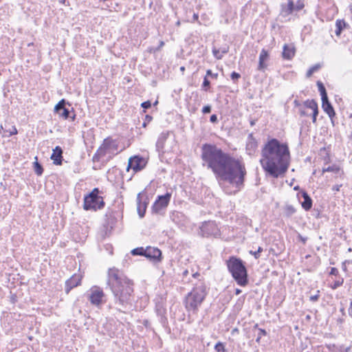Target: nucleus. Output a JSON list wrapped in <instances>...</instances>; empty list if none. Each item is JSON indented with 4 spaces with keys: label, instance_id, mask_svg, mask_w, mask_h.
<instances>
[{
    "label": "nucleus",
    "instance_id": "f257e3e1",
    "mask_svg": "<svg viewBox=\"0 0 352 352\" xmlns=\"http://www.w3.org/2000/svg\"><path fill=\"white\" fill-rule=\"evenodd\" d=\"M201 157L203 166L210 170L219 182L228 183L234 188H226L227 193H236L243 186L246 169L239 159L209 144L202 146Z\"/></svg>",
    "mask_w": 352,
    "mask_h": 352
},
{
    "label": "nucleus",
    "instance_id": "f03ea898",
    "mask_svg": "<svg viewBox=\"0 0 352 352\" xmlns=\"http://www.w3.org/2000/svg\"><path fill=\"white\" fill-rule=\"evenodd\" d=\"M290 153L287 144L271 139L261 151L260 163L263 170L274 178L284 175L289 166Z\"/></svg>",
    "mask_w": 352,
    "mask_h": 352
},
{
    "label": "nucleus",
    "instance_id": "7ed1b4c3",
    "mask_svg": "<svg viewBox=\"0 0 352 352\" xmlns=\"http://www.w3.org/2000/svg\"><path fill=\"white\" fill-rule=\"evenodd\" d=\"M226 265L228 271L239 285L244 287L248 283L247 270L242 260L231 256L226 261Z\"/></svg>",
    "mask_w": 352,
    "mask_h": 352
},
{
    "label": "nucleus",
    "instance_id": "20e7f679",
    "mask_svg": "<svg viewBox=\"0 0 352 352\" xmlns=\"http://www.w3.org/2000/svg\"><path fill=\"white\" fill-rule=\"evenodd\" d=\"M111 289L116 304L121 307H125L127 305L131 304L133 292V283L131 280L120 285L114 284Z\"/></svg>",
    "mask_w": 352,
    "mask_h": 352
},
{
    "label": "nucleus",
    "instance_id": "39448f33",
    "mask_svg": "<svg viewBox=\"0 0 352 352\" xmlns=\"http://www.w3.org/2000/svg\"><path fill=\"white\" fill-rule=\"evenodd\" d=\"M206 293L203 286L195 287L185 299V307L188 311L195 312L206 297Z\"/></svg>",
    "mask_w": 352,
    "mask_h": 352
},
{
    "label": "nucleus",
    "instance_id": "423d86ee",
    "mask_svg": "<svg viewBox=\"0 0 352 352\" xmlns=\"http://www.w3.org/2000/svg\"><path fill=\"white\" fill-rule=\"evenodd\" d=\"M99 190L95 188L88 195L84 198L83 208L86 210L101 209L104 206L102 197L98 195Z\"/></svg>",
    "mask_w": 352,
    "mask_h": 352
},
{
    "label": "nucleus",
    "instance_id": "0eeeda50",
    "mask_svg": "<svg viewBox=\"0 0 352 352\" xmlns=\"http://www.w3.org/2000/svg\"><path fill=\"white\" fill-rule=\"evenodd\" d=\"M118 144L117 142L110 138L104 140L101 146L98 148L94 157H104L107 154L115 155L118 153Z\"/></svg>",
    "mask_w": 352,
    "mask_h": 352
},
{
    "label": "nucleus",
    "instance_id": "6e6552de",
    "mask_svg": "<svg viewBox=\"0 0 352 352\" xmlns=\"http://www.w3.org/2000/svg\"><path fill=\"white\" fill-rule=\"evenodd\" d=\"M87 298L92 305L98 308H100L105 302V294L103 290L98 286H93L90 288L87 292Z\"/></svg>",
    "mask_w": 352,
    "mask_h": 352
},
{
    "label": "nucleus",
    "instance_id": "1a4fd4ad",
    "mask_svg": "<svg viewBox=\"0 0 352 352\" xmlns=\"http://www.w3.org/2000/svg\"><path fill=\"white\" fill-rule=\"evenodd\" d=\"M171 198V193L166 192L164 195L158 196L152 206V211L155 214H160L163 210L166 208Z\"/></svg>",
    "mask_w": 352,
    "mask_h": 352
},
{
    "label": "nucleus",
    "instance_id": "9d476101",
    "mask_svg": "<svg viewBox=\"0 0 352 352\" xmlns=\"http://www.w3.org/2000/svg\"><path fill=\"white\" fill-rule=\"evenodd\" d=\"M129 280L118 270L116 268L109 269L108 272V284L111 288L113 287L114 284L126 283V281Z\"/></svg>",
    "mask_w": 352,
    "mask_h": 352
},
{
    "label": "nucleus",
    "instance_id": "9b49d317",
    "mask_svg": "<svg viewBox=\"0 0 352 352\" xmlns=\"http://www.w3.org/2000/svg\"><path fill=\"white\" fill-rule=\"evenodd\" d=\"M146 162L143 157L139 156L131 157L129 160L126 170L132 169L134 173L142 170L146 166Z\"/></svg>",
    "mask_w": 352,
    "mask_h": 352
},
{
    "label": "nucleus",
    "instance_id": "f8f14e48",
    "mask_svg": "<svg viewBox=\"0 0 352 352\" xmlns=\"http://www.w3.org/2000/svg\"><path fill=\"white\" fill-rule=\"evenodd\" d=\"M200 230L203 236H217L219 232V228L214 221L204 222L201 225Z\"/></svg>",
    "mask_w": 352,
    "mask_h": 352
},
{
    "label": "nucleus",
    "instance_id": "ddd939ff",
    "mask_svg": "<svg viewBox=\"0 0 352 352\" xmlns=\"http://www.w3.org/2000/svg\"><path fill=\"white\" fill-rule=\"evenodd\" d=\"M162 252L157 248L146 247L145 248L144 256L154 261H161Z\"/></svg>",
    "mask_w": 352,
    "mask_h": 352
},
{
    "label": "nucleus",
    "instance_id": "4468645a",
    "mask_svg": "<svg viewBox=\"0 0 352 352\" xmlns=\"http://www.w3.org/2000/svg\"><path fill=\"white\" fill-rule=\"evenodd\" d=\"M65 100L64 99H62L55 106L54 111L56 113L58 114V116L60 118L66 120V119L69 118L70 116H69V109H67L65 107Z\"/></svg>",
    "mask_w": 352,
    "mask_h": 352
},
{
    "label": "nucleus",
    "instance_id": "2eb2a0df",
    "mask_svg": "<svg viewBox=\"0 0 352 352\" xmlns=\"http://www.w3.org/2000/svg\"><path fill=\"white\" fill-rule=\"evenodd\" d=\"M81 278L80 275L74 274L66 281L65 289L67 294H68L72 289L80 284Z\"/></svg>",
    "mask_w": 352,
    "mask_h": 352
},
{
    "label": "nucleus",
    "instance_id": "dca6fc26",
    "mask_svg": "<svg viewBox=\"0 0 352 352\" xmlns=\"http://www.w3.org/2000/svg\"><path fill=\"white\" fill-rule=\"evenodd\" d=\"M296 53V48L292 43L285 44L283 46V51L282 53L283 58L287 60H291Z\"/></svg>",
    "mask_w": 352,
    "mask_h": 352
},
{
    "label": "nucleus",
    "instance_id": "f3484780",
    "mask_svg": "<svg viewBox=\"0 0 352 352\" xmlns=\"http://www.w3.org/2000/svg\"><path fill=\"white\" fill-rule=\"evenodd\" d=\"M63 150L62 148L57 146L53 149V153L51 155V159L53 160V162L56 165H61L62 160H63Z\"/></svg>",
    "mask_w": 352,
    "mask_h": 352
},
{
    "label": "nucleus",
    "instance_id": "a211bd4d",
    "mask_svg": "<svg viewBox=\"0 0 352 352\" xmlns=\"http://www.w3.org/2000/svg\"><path fill=\"white\" fill-rule=\"evenodd\" d=\"M269 58V54L267 50L263 49L259 55V60L258 65V70L264 71L267 68V64L265 63Z\"/></svg>",
    "mask_w": 352,
    "mask_h": 352
},
{
    "label": "nucleus",
    "instance_id": "6ab92c4d",
    "mask_svg": "<svg viewBox=\"0 0 352 352\" xmlns=\"http://www.w3.org/2000/svg\"><path fill=\"white\" fill-rule=\"evenodd\" d=\"M322 107L327 115L332 118L335 116L334 109L331 104L329 102L328 98L326 100L322 99Z\"/></svg>",
    "mask_w": 352,
    "mask_h": 352
},
{
    "label": "nucleus",
    "instance_id": "aec40b11",
    "mask_svg": "<svg viewBox=\"0 0 352 352\" xmlns=\"http://www.w3.org/2000/svg\"><path fill=\"white\" fill-rule=\"evenodd\" d=\"M228 52L229 47L226 45L219 49L214 47L212 48V54L217 60H221L223 55L227 54Z\"/></svg>",
    "mask_w": 352,
    "mask_h": 352
},
{
    "label": "nucleus",
    "instance_id": "412c9836",
    "mask_svg": "<svg viewBox=\"0 0 352 352\" xmlns=\"http://www.w3.org/2000/svg\"><path fill=\"white\" fill-rule=\"evenodd\" d=\"M137 205L138 212L140 217L142 218L145 214L146 204L142 202L140 193H139L137 196Z\"/></svg>",
    "mask_w": 352,
    "mask_h": 352
},
{
    "label": "nucleus",
    "instance_id": "4be33fe9",
    "mask_svg": "<svg viewBox=\"0 0 352 352\" xmlns=\"http://www.w3.org/2000/svg\"><path fill=\"white\" fill-rule=\"evenodd\" d=\"M302 196L304 201L301 203L302 207L305 210H309L312 207V200L306 192H302Z\"/></svg>",
    "mask_w": 352,
    "mask_h": 352
},
{
    "label": "nucleus",
    "instance_id": "5701e85b",
    "mask_svg": "<svg viewBox=\"0 0 352 352\" xmlns=\"http://www.w3.org/2000/svg\"><path fill=\"white\" fill-rule=\"evenodd\" d=\"M325 172H333L335 173L337 176L336 177H342L343 175V171L340 169V166L333 164L332 166H329L327 168H322V173Z\"/></svg>",
    "mask_w": 352,
    "mask_h": 352
},
{
    "label": "nucleus",
    "instance_id": "b1692460",
    "mask_svg": "<svg viewBox=\"0 0 352 352\" xmlns=\"http://www.w3.org/2000/svg\"><path fill=\"white\" fill-rule=\"evenodd\" d=\"M346 23L344 20H337L336 22V30L335 33L337 36H340L342 30L345 28Z\"/></svg>",
    "mask_w": 352,
    "mask_h": 352
},
{
    "label": "nucleus",
    "instance_id": "393cba45",
    "mask_svg": "<svg viewBox=\"0 0 352 352\" xmlns=\"http://www.w3.org/2000/svg\"><path fill=\"white\" fill-rule=\"evenodd\" d=\"M305 105L307 108H309V109H311V110L313 111V112L316 111H318V104H317V103H316L314 100H307V101H305ZM316 113V112H315V113Z\"/></svg>",
    "mask_w": 352,
    "mask_h": 352
},
{
    "label": "nucleus",
    "instance_id": "a878e982",
    "mask_svg": "<svg viewBox=\"0 0 352 352\" xmlns=\"http://www.w3.org/2000/svg\"><path fill=\"white\" fill-rule=\"evenodd\" d=\"M317 85H318V90L320 93V95H321V99H324L326 100L327 97V91H326V89H325V87L323 85V84L318 81L317 82Z\"/></svg>",
    "mask_w": 352,
    "mask_h": 352
},
{
    "label": "nucleus",
    "instance_id": "bb28decb",
    "mask_svg": "<svg viewBox=\"0 0 352 352\" xmlns=\"http://www.w3.org/2000/svg\"><path fill=\"white\" fill-rule=\"evenodd\" d=\"M321 67V65L320 64H316L311 67L308 71L307 72L306 76L307 78H309L312 76V74L318 71Z\"/></svg>",
    "mask_w": 352,
    "mask_h": 352
},
{
    "label": "nucleus",
    "instance_id": "cd10ccee",
    "mask_svg": "<svg viewBox=\"0 0 352 352\" xmlns=\"http://www.w3.org/2000/svg\"><path fill=\"white\" fill-rule=\"evenodd\" d=\"M257 146V143L254 140L250 141L246 145V149L249 151V154H251V152L254 151Z\"/></svg>",
    "mask_w": 352,
    "mask_h": 352
},
{
    "label": "nucleus",
    "instance_id": "c85d7f7f",
    "mask_svg": "<svg viewBox=\"0 0 352 352\" xmlns=\"http://www.w3.org/2000/svg\"><path fill=\"white\" fill-rule=\"evenodd\" d=\"M296 212V209L292 205H287L285 208V213L286 216L290 217Z\"/></svg>",
    "mask_w": 352,
    "mask_h": 352
},
{
    "label": "nucleus",
    "instance_id": "c756f323",
    "mask_svg": "<svg viewBox=\"0 0 352 352\" xmlns=\"http://www.w3.org/2000/svg\"><path fill=\"white\" fill-rule=\"evenodd\" d=\"M166 139V135L165 133H162L160 138H158V140L157 142L156 146L158 148H162L164 146V142Z\"/></svg>",
    "mask_w": 352,
    "mask_h": 352
},
{
    "label": "nucleus",
    "instance_id": "7c9ffc66",
    "mask_svg": "<svg viewBox=\"0 0 352 352\" xmlns=\"http://www.w3.org/2000/svg\"><path fill=\"white\" fill-rule=\"evenodd\" d=\"M254 329H258V336L256 340V342H260V340L262 336H265L267 335V332L265 329H261V328H258V324H256L254 326Z\"/></svg>",
    "mask_w": 352,
    "mask_h": 352
},
{
    "label": "nucleus",
    "instance_id": "2f4dec72",
    "mask_svg": "<svg viewBox=\"0 0 352 352\" xmlns=\"http://www.w3.org/2000/svg\"><path fill=\"white\" fill-rule=\"evenodd\" d=\"M287 14H291L295 10V6L292 0H289L287 7L285 10H283Z\"/></svg>",
    "mask_w": 352,
    "mask_h": 352
},
{
    "label": "nucleus",
    "instance_id": "473e14b6",
    "mask_svg": "<svg viewBox=\"0 0 352 352\" xmlns=\"http://www.w3.org/2000/svg\"><path fill=\"white\" fill-rule=\"evenodd\" d=\"M34 171L37 175H41L43 174V169L41 165L37 161L34 162Z\"/></svg>",
    "mask_w": 352,
    "mask_h": 352
},
{
    "label": "nucleus",
    "instance_id": "72a5a7b5",
    "mask_svg": "<svg viewBox=\"0 0 352 352\" xmlns=\"http://www.w3.org/2000/svg\"><path fill=\"white\" fill-rule=\"evenodd\" d=\"M144 252H145V248L141 247V248H137L133 249L131 251V254L133 255L144 256Z\"/></svg>",
    "mask_w": 352,
    "mask_h": 352
},
{
    "label": "nucleus",
    "instance_id": "f704fd0d",
    "mask_svg": "<svg viewBox=\"0 0 352 352\" xmlns=\"http://www.w3.org/2000/svg\"><path fill=\"white\" fill-rule=\"evenodd\" d=\"M214 349L215 351H217V352H226V349H225V346L224 344L221 342H218L215 346H214Z\"/></svg>",
    "mask_w": 352,
    "mask_h": 352
},
{
    "label": "nucleus",
    "instance_id": "c9c22d12",
    "mask_svg": "<svg viewBox=\"0 0 352 352\" xmlns=\"http://www.w3.org/2000/svg\"><path fill=\"white\" fill-rule=\"evenodd\" d=\"M263 252V248L261 247H259L257 250V251H252V250H250V254L253 255L254 256L255 258H258L260 257V253Z\"/></svg>",
    "mask_w": 352,
    "mask_h": 352
},
{
    "label": "nucleus",
    "instance_id": "e433bc0d",
    "mask_svg": "<svg viewBox=\"0 0 352 352\" xmlns=\"http://www.w3.org/2000/svg\"><path fill=\"white\" fill-rule=\"evenodd\" d=\"M343 283H344V279L340 278L339 280H336L331 287L333 289H336L338 287L341 286L343 284Z\"/></svg>",
    "mask_w": 352,
    "mask_h": 352
},
{
    "label": "nucleus",
    "instance_id": "4c0bfd02",
    "mask_svg": "<svg viewBox=\"0 0 352 352\" xmlns=\"http://www.w3.org/2000/svg\"><path fill=\"white\" fill-rule=\"evenodd\" d=\"M305 5L302 0H298L295 5V10L300 11L304 8Z\"/></svg>",
    "mask_w": 352,
    "mask_h": 352
},
{
    "label": "nucleus",
    "instance_id": "58836bf2",
    "mask_svg": "<svg viewBox=\"0 0 352 352\" xmlns=\"http://www.w3.org/2000/svg\"><path fill=\"white\" fill-rule=\"evenodd\" d=\"M352 265V260H346L344 261L342 264V270L345 272H347V266L346 265Z\"/></svg>",
    "mask_w": 352,
    "mask_h": 352
},
{
    "label": "nucleus",
    "instance_id": "ea45409f",
    "mask_svg": "<svg viewBox=\"0 0 352 352\" xmlns=\"http://www.w3.org/2000/svg\"><path fill=\"white\" fill-rule=\"evenodd\" d=\"M5 132H8V136H11L12 135H15L17 133V129L14 126H12V128L9 130H6Z\"/></svg>",
    "mask_w": 352,
    "mask_h": 352
},
{
    "label": "nucleus",
    "instance_id": "a19ab883",
    "mask_svg": "<svg viewBox=\"0 0 352 352\" xmlns=\"http://www.w3.org/2000/svg\"><path fill=\"white\" fill-rule=\"evenodd\" d=\"M202 86L205 90H207L206 87H209L210 81L208 80L207 76L204 78Z\"/></svg>",
    "mask_w": 352,
    "mask_h": 352
},
{
    "label": "nucleus",
    "instance_id": "79ce46f5",
    "mask_svg": "<svg viewBox=\"0 0 352 352\" xmlns=\"http://www.w3.org/2000/svg\"><path fill=\"white\" fill-rule=\"evenodd\" d=\"M232 80H237L240 77V74L235 72H233L232 74H231V76H230Z\"/></svg>",
    "mask_w": 352,
    "mask_h": 352
},
{
    "label": "nucleus",
    "instance_id": "37998d69",
    "mask_svg": "<svg viewBox=\"0 0 352 352\" xmlns=\"http://www.w3.org/2000/svg\"><path fill=\"white\" fill-rule=\"evenodd\" d=\"M141 106L144 109H148L151 106V103L149 100L145 101L141 104Z\"/></svg>",
    "mask_w": 352,
    "mask_h": 352
},
{
    "label": "nucleus",
    "instance_id": "c03bdc74",
    "mask_svg": "<svg viewBox=\"0 0 352 352\" xmlns=\"http://www.w3.org/2000/svg\"><path fill=\"white\" fill-rule=\"evenodd\" d=\"M212 76L214 78H217L218 74H217V73L216 74H213L210 69H208L207 72H206V76Z\"/></svg>",
    "mask_w": 352,
    "mask_h": 352
},
{
    "label": "nucleus",
    "instance_id": "a18cd8bd",
    "mask_svg": "<svg viewBox=\"0 0 352 352\" xmlns=\"http://www.w3.org/2000/svg\"><path fill=\"white\" fill-rule=\"evenodd\" d=\"M211 111V107L209 105L205 106L202 109V112L204 113H209Z\"/></svg>",
    "mask_w": 352,
    "mask_h": 352
},
{
    "label": "nucleus",
    "instance_id": "49530a36",
    "mask_svg": "<svg viewBox=\"0 0 352 352\" xmlns=\"http://www.w3.org/2000/svg\"><path fill=\"white\" fill-rule=\"evenodd\" d=\"M331 275L338 276V270L336 267H331L330 273Z\"/></svg>",
    "mask_w": 352,
    "mask_h": 352
},
{
    "label": "nucleus",
    "instance_id": "de8ad7c7",
    "mask_svg": "<svg viewBox=\"0 0 352 352\" xmlns=\"http://www.w3.org/2000/svg\"><path fill=\"white\" fill-rule=\"evenodd\" d=\"M342 184H340V185H334L333 187H332V190L334 191V192H337V191H339L340 190V188L342 187Z\"/></svg>",
    "mask_w": 352,
    "mask_h": 352
},
{
    "label": "nucleus",
    "instance_id": "09e8293b",
    "mask_svg": "<svg viewBox=\"0 0 352 352\" xmlns=\"http://www.w3.org/2000/svg\"><path fill=\"white\" fill-rule=\"evenodd\" d=\"M210 120L211 122L215 123L217 122V116L215 114H213L210 116Z\"/></svg>",
    "mask_w": 352,
    "mask_h": 352
},
{
    "label": "nucleus",
    "instance_id": "8fccbe9b",
    "mask_svg": "<svg viewBox=\"0 0 352 352\" xmlns=\"http://www.w3.org/2000/svg\"><path fill=\"white\" fill-rule=\"evenodd\" d=\"M316 114H315V111L313 112L312 121H313L314 123H316V117H317V116L318 114V111H316Z\"/></svg>",
    "mask_w": 352,
    "mask_h": 352
},
{
    "label": "nucleus",
    "instance_id": "3c124183",
    "mask_svg": "<svg viewBox=\"0 0 352 352\" xmlns=\"http://www.w3.org/2000/svg\"><path fill=\"white\" fill-rule=\"evenodd\" d=\"M318 299V295L311 296L310 300L311 301H316Z\"/></svg>",
    "mask_w": 352,
    "mask_h": 352
},
{
    "label": "nucleus",
    "instance_id": "603ef678",
    "mask_svg": "<svg viewBox=\"0 0 352 352\" xmlns=\"http://www.w3.org/2000/svg\"><path fill=\"white\" fill-rule=\"evenodd\" d=\"M349 315L351 316H352V300L351 301V303H350V307L349 309Z\"/></svg>",
    "mask_w": 352,
    "mask_h": 352
},
{
    "label": "nucleus",
    "instance_id": "864d4df0",
    "mask_svg": "<svg viewBox=\"0 0 352 352\" xmlns=\"http://www.w3.org/2000/svg\"><path fill=\"white\" fill-rule=\"evenodd\" d=\"M192 17H193V20H194V21H197V20H198V18H199V15H198V14L195 13V14H193V16H192Z\"/></svg>",
    "mask_w": 352,
    "mask_h": 352
},
{
    "label": "nucleus",
    "instance_id": "5fc2aeb1",
    "mask_svg": "<svg viewBox=\"0 0 352 352\" xmlns=\"http://www.w3.org/2000/svg\"><path fill=\"white\" fill-rule=\"evenodd\" d=\"M145 119L146 121L150 122L152 120V117L151 116L147 115V116H146Z\"/></svg>",
    "mask_w": 352,
    "mask_h": 352
},
{
    "label": "nucleus",
    "instance_id": "6e6d98bb",
    "mask_svg": "<svg viewBox=\"0 0 352 352\" xmlns=\"http://www.w3.org/2000/svg\"><path fill=\"white\" fill-rule=\"evenodd\" d=\"M241 293V289H236V290H235V294H236V295H239V294H240Z\"/></svg>",
    "mask_w": 352,
    "mask_h": 352
},
{
    "label": "nucleus",
    "instance_id": "4d7b16f0",
    "mask_svg": "<svg viewBox=\"0 0 352 352\" xmlns=\"http://www.w3.org/2000/svg\"><path fill=\"white\" fill-rule=\"evenodd\" d=\"M164 45V43L163 41L160 42V47H162Z\"/></svg>",
    "mask_w": 352,
    "mask_h": 352
},
{
    "label": "nucleus",
    "instance_id": "13d9d810",
    "mask_svg": "<svg viewBox=\"0 0 352 352\" xmlns=\"http://www.w3.org/2000/svg\"><path fill=\"white\" fill-rule=\"evenodd\" d=\"M300 239H301V240L302 241V242L305 243L306 239H302V236H300Z\"/></svg>",
    "mask_w": 352,
    "mask_h": 352
},
{
    "label": "nucleus",
    "instance_id": "bf43d9fd",
    "mask_svg": "<svg viewBox=\"0 0 352 352\" xmlns=\"http://www.w3.org/2000/svg\"><path fill=\"white\" fill-rule=\"evenodd\" d=\"M60 3H65V0H59Z\"/></svg>",
    "mask_w": 352,
    "mask_h": 352
},
{
    "label": "nucleus",
    "instance_id": "052dcab7",
    "mask_svg": "<svg viewBox=\"0 0 352 352\" xmlns=\"http://www.w3.org/2000/svg\"><path fill=\"white\" fill-rule=\"evenodd\" d=\"M71 118H72V120H74V119H75V114H74V116L72 117H71Z\"/></svg>",
    "mask_w": 352,
    "mask_h": 352
},
{
    "label": "nucleus",
    "instance_id": "680f3d73",
    "mask_svg": "<svg viewBox=\"0 0 352 352\" xmlns=\"http://www.w3.org/2000/svg\"><path fill=\"white\" fill-rule=\"evenodd\" d=\"M180 69H181L182 71H184V70L185 69V68H184V67H182L180 68Z\"/></svg>",
    "mask_w": 352,
    "mask_h": 352
},
{
    "label": "nucleus",
    "instance_id": "e2e57ef3",
    "mask_svg": "<svg viewBox=\"0 0 352 352\" xmlns=\"http://www.w3.org/2000/svg\"><path fill=\"white\" fill-rule=\"evenodd\" d=\"M143 126H144V127H145V126H146V123H145V122H144V123H143Z\"/></svg>",
    "mask_w": 352,
    "mask_h": 352
},
{
    "label": "nucleus",
    "instance_id": "0e129e2a",
    "mask_svg": "<svg viewBox=\"0 0 352 352\" xmlns=\"http://www.w3.org/2000/svg\"><path fill=\"white\" fill-rule=\"evenodd\" d=\"M180 24L179 21H177V25H179Z\"/></svg>",
    "mask_w": 352,
    "mask_h": 352
},
{
    "label": "nucleus",
    "instance_id": "69168bd1",
    "mask_svg": "<svg viewBox=\"0 0 352 352\" xmlns=\"http://www.w3.org/2000/svg\"><path fill=\"white\" fill-rule=\"evenodd\" d=\"M350 137L352 139V132L351 133Z\"/></svg>",
    "mask_w": 352,
    "mask_h": 352
},
{
    "label": "nucleus",
    "instance_id": "338daca9",
    "mask_svg": "<svg viewBox=\"0 0 352 352\" xmlns=\"http://www.w3.org/2000/svg\"><path fill=\"white\" fill-rule=\"evenodd\" d=\"M351 118H352V115H351Z\"/></svg>",
    "mask_w": 352,
    "mask_h": 352
},
{
    "label": "nucleus",
    "instance_id": "774afa93",
    "mask_svg": "<svg viewBox=\"0 0 352 352\" xmlns=\"http://www.w3.org/2000/svg\"><path fill=\"white\" fill-rule=\"evenodd\" d=\"M351 118H352V115H351Z\"/></svg>",
    "mask_w": 352,
    "mask_h": 352
}]
</instances>
